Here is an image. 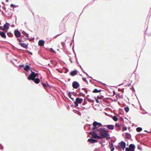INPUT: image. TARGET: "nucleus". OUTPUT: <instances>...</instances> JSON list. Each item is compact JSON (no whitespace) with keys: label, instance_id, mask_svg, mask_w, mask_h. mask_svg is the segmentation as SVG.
I'll list each match as a JSON object with an SVG mask.
<instances>
[{"label":"nucleus","instance_id":"nucleus-41","mask_svg":"<svg viewBox=\"0 0 151 151\" xmlns=\"http://www.w3.org/2000/svg\"><path fill=\"white\" fill-rule=\"evenodd\" d=\"M94 99H95V101L97 103H99V99L97 98L95 96L94 97Z\"/></svg>","mask_w":151,"mask_h":151},{"label":"nucleus","instance_id":"nucleus-13","mask_svg":"<svg viewBox=\"0 0 151 151\" xmlns=\"http://www.w3.org/2000/svg\"><path fill=\"white\" fill-rule=\"evenodd\" d=\"M129 147L131 151H134L135 146L134 144H132L129 145Z\"/></svg>","mask_w":151,"mask_h":151},{"label":"nucleus","instance_id":"nucleus-17","mask_svg":"<svg viewBox=\"0 0 151 151\" xmlns=\"http://www.w3.org/2000/svg\"><path fill=\"white\" fill-rule=\"evenodd\" d=\"M45 44V41L43 40H40L38 42V45L40 46H44Z\"/></svg>","mask_w":151,"mask_h":151},{"label":"nucleus","instance_id":"nucleus-39","mask_svg":"<svg viewBox=\"0 0 151 151\" xmlns=\"http://www.w3.org/2000/svg\"><path fill=\"white\" fill-rule=\"evenodd\" d=\"M72 94L74 96H78V94H77L76 93L73 92H72Z\"/></svg>","mask_w":151,"mask_h":151},{"label":"nucleus","instance_id":"nucleus-9","mask_svg":"<svg viewBox=\"0 0 151 151\" xmlns=\"http://www.w3.org/2000/svg\"><path fill=\"white\" fill-rule=\"evenodd\" d=\"M7 24L9 25V24L8 23L6 22V24H4L3 26V29L6 32H7V30L9 29V25H7Z\"/></svg>","mask_w":151,"mask_h":151},{"label":"nucleus","instance_id":"nucleus-19","mask_svg":"<svg viewBox=\"0 0 151 151\" xmlns=\"http://www.w3.org/2000/svg\"><path fill=\"white\" fill-rule=\"evenodd\" d=\"M23 69L26 71H29V70H30V66L28 65H26L25 66H24Z\"/></svg>","mask_w":151,"mask_h":151},{"label":"nucleus","instance_id":"nucleus-52","mask_svg":"<svg viewBox=\"0 0 151 151\" xmlns=\"http://www.w3.org/2000/svg\"><path fill=\"white\" fill-rule=\"evenodd\" d=\"M137 148L138 149H139L141 150H142V148L140 147L139 145L138 146Z\"/></svg>","mask_w":151,"mask_h":151},{"label":"nucleus","instance_id":"nucleus-64","mask_svg":"<svg viewBox=\"0 0 151 151\" xmlns=\"http://www.w3.org/2000/svg\"><path fill=\"white\" fill-rule=\"evenodd\" d=\"M85 91V92L86 93H88V91L86 88Z\"/></svg>","mask_w":151,"mask_h":151},{"label":"nucleus","instance_id":"nucleus-27","mask_svg":"<svg viewBox=\"0 0 151 151\" xmlns=\"http://www.w3.org/2000/svg\"><path fill=\"white\" fill-rule=\"evenodd\" d=\"M142 128L141 127H137V128L136 130L137 132H140L142 130Z\"/></svg>","mask_w":151,"mask_h":151},{"label":"nucleus","instance_id":"nucleus-22","mask_svg":"<svg viewBox=\"0 0 151 151\" xmlns=\"http://www.w3.org/2000/svg\"><path fill=\"white\" fill-rule=\"evenodd\" d=\"M101 91V89L98 90L97 88H95L92 91V92L93 93H99V92H100Z\"/></svg>","mask_w":151,"mask_h":151},{"label":"nucleus","instance_id":"nucleus-10","mask_svg":"<svg viewBox=\"0 0 151 151\" xmlns=\"http://www.w3.org/2000/svg\"><path fill=\"white\" fill-rule=\"evenodd\" d=\"M113 142V141L112 139H111V142H109V147L111 149V151H113L114 150V147L113 146V142Z\"/></svg>","mask_w":151,"mask_h":151},{"label":"nucleus","instance_id":"nucleus-11","mask_svg":"<svg viewBox=\"0 0 151 151\" xmlns=\"http://www.w3.org/2000/svg\"><path fill=\"white\" fill-rule=\"evenodd\" d=\"M78 72V71L77 70L75 69L74 70L71 71L70 73V75L72 76H74L77 75Z\"/></svg>","mask_w":151,"mask_h":151},{"label":"nucleus","instance_id":"nucleus-21","mask_svg":"<svg viewBox=\"0 0 151 151\" xmlns=\"http://www.w3.org/2000/svg\"><path fill=\"white\" fill-rule=\"evenodd\" d=\"M25 38H26L24 37V36H22L20 39L19 38V37L17 38V40L19 42H24V40H23V39Z\"/></svg>","mask_w":151,"mask_h":151},{"label":"nucleus","instance_id":"nucleus-43","mask_svg":"<svg viewBox=\"0 0 151 151\" xmlns=\"http://www.w3.org/2000/svg\"><path fill=\"white\" fill-rule=\"evenodd\" d=\"M94 151H100V148H96L94 149Z\"/></svg>","mask_w":151,"mask_h":151},{"label":"nucleus","instance_id":"nucleus-55","mask_svg":"<svg viewBox=\"0 0 151 151\" xmlns=\"http://www.w3.org/2000/svg\"><path fill=\"white\" fill-rule=\"evenodd\" d=\"M97 98L98 99H102V98H101V96H97Z\"/></svg>","mask_w":151,"mask_h":151},{"label":"nucleus","instance_id":"nucleus-59","mask_svg":"<svg viewBox=\"0 0 151 151\" xmlns=\"http://www.w3.org/2000/svg\"><path fill=\"white\" fill-rule=\"evenodd\" d=\"M115 126H118V127H120V125H119V123H116V124H115Z\"/></svg>","mask_w":151,"mask_h":151},{"label":"nucleus","instance_id":"nucleus-18","mask_svg":"<svg viewBox=\"0 0 151 151\" xmlns=\"http://www.w3.org/2000/svg\"><path fill=\"white\" fill-rule=\"evenodd\" d=\"M0 35L2 37L4 38H6V37L5 33L4 32L0 31Z\"/></svg>","mask_w":151,"mask_h":151},{"label":"nucleus","instance_id":"nucleus-53","mask_svg":"<svg viewBox=\"0 0 151 151\" xmlns=\"http://www.w3.org/2000/svg\"><path fill=\"white\" fill-rule=\"evenodd\" d=\"M24 66L23 64L22 65H19V68H20V67H24Z\"/></svg>","mask_w":151,"mask_h":151},{"label":"nucleus","instance_id":"nucleus-51","mask_svg":"<svg viewBox=\"0 0 151 151\" xmlns=\"http://www.w3.org/2000/svg\"><path fill=\"white\" fill-rule=\"evenodd\" d=\"M119 111L121 112V113L122 112H124V111H123V109H121V108H119Z\"/></svg>","mask_w":151,"mask_h":151},{"label":"nucleus","instance_id":"nucleus-56","mask_svg":"<svg viewBox=\"0 0 151 151\" xmlns=\"http://www.w3.org/2000/svg\"><path fill=\"white\" fill-rule=\"evenodd\" d=\"M28 71H25L24 72V73H25V74L26 75V76H27V75H28H28H29L28 74Z\"/></svg>","mask_w":151,"mask_h":151},{"label":"nucleus","instance_id":"nucleus-48","mask_svg":"<svg viewBox=\"0 0 151 151\" xmlns=\"http://www.w3.org/2000/svg\"><path fill=\"white\" fill-rule=\"evenodd\" d=\"M57 71H58L60 73H63L62 70H59L58 69H56Z\"/></svg>","mask_w":151,"mask_h":151},{"label":"nucleus","instance_id":"nucleus-54","mask_svg":"<svg viewBox=\"0 0 151 151\" xmlns=\"http://www.w3.org/2000/svg\"><path fill=\"white\" fill-rule=\"evenodd\" d=\"M87 99L88 100L92 101L93 102H94V100H92V99H89L88 98H87Z\"/></svg>","mask_w":151,"mask_h":151},{"label":"nucleus","instance_id":"nucleus-38","mask_svg":"<svg viewBox=\"0 0 151 151\" xmlns=\"http://www.w3.org/2000/svg\"><path fill=\"white\" fill-rule=\"evenodd\" d=\"M130 89L133 92H135V90L133 85H132V87L130 88Z\"/></svg>","mask_w":151,"mask_h":151},{"label":"nucleus","instance_id":"nucleus-63","mask_svg":"<svg viewBox=\"0 0 151 151\" xmlns=\"http://www.w3.org/2000/svg\"><path fill=\"white\" fill-rule=\"evenodd\" d=\"M119 98H122V99H123V96L122 95H119Z\"/></svg>","mask_w":151,"mask_h":151},{"label":"nucleus","instance_id":"nucleus-25","mask_svg":"<svg viewBox=\"0 0 151 151\" xmlns=\"http://www.w3.org/2000/svg\"><path fill=\"white\" fill-rule=\"evenodd\" d=\"M112 119L115 122H116L118 121V119L116 116H112Z\"/></svg>","mask_w":151,"mask_h":151},{"label":"nucleus","instance_id":"nucleus-57","mask_svg":"<svg viewBox=\"0 0 151 151\" xmlns=\"http://www.w3.org/2000/svg\"><path fill=\"white\" fill-rule=\"evenodd\" d=\"M80 96H82L84 97H86V95L83 93H82V95H80Z\"/></svg>","mask_w":151,"mask_h":151},{"label":"nucleus","instance_id":"nucleus-42","mask_svg":"<svg viewBox=\"0 0 151 151\" xmlns=\"http://www.w3.org/2000/svg\"><path fill=\"white\" fill-rule=\"evenodd\" d=\"M74 45H73L72 46V50H73V52L75 54V55L76 56V52L74 51Z\"/></svg>","mask_w":151,"mask_h":151},{"label":"nucleus","instance_id":"nucleus-1","mask_svg":"<svg viewBox=\"0 0 151 151\" xmlns=\"http://www.w3.org/2000/svg\"><path fill=\"white\" fill-rule=\"evenodd\" d=\"M93 127H92V131L89 132V134H92L94 132L97 133L99 132L102 127V125L101 123L98 122L96 121H94L93 123Z\"/></svg>","mask_w":151,"mask_h":151},{"label":"nucleus","instance_id":"nucleus-14","mask_svg":"<svg viewBox=\"0 0 151 151\" xmlns=\"http://www.w3.org/2000/svg\"><path fill=\"white\" fill-rule=\"evenodd\" d=\"M88 141L91 143H94L98 142L97 140L96 139L92 138H89L88 139Z\"/></svg>","mask_w":151,"mask_h":151},{"label":"nucleus","instance_id":"nucleus-3","mask_svg":"<svg viewBox=\"0 0 151 151\" xmlns=\"http://www.w3.org/2000/svg\"><path fill=\"white\" fill-rule=\"evenodd\" d=\"M83 101V99L82 98L77 97L76 98V100L74 101L75 107L78 106L79 104H81Z\"/></svg>","mask_w":151,"mask_h":151},{"label":"nucleus","instance_id":"nucleus-7","mask_svg":"<svg viewBox=\"0 0 151 151\" xmlns=\"http://www.w3.org/2000/svg\"><path fill=\"white\" fill-rule=\"evenodd\" d=\"M73 87L75 89H77L80 86L79 83L76 81H74L72 83Z\"/></svg>","mask_w":151,"mask_h":151},{"label":"nucleus","instance_id":"nucleus-40","mask_svg":"<svg viewBox=\"0 0 151 151\" xmlns=\"http://www.w3.org/2000/svg\"><path fill=\"white\" fill-rule=\"evenodd\" d=\"M49 50L50 51L52 52H55V50H53V49L52 48H50L49 49Z\"/></svg>","mask_w":151,"mask_h":151},{"label":"nucleus","instance_id":"nucleus-58","mask_svg":"<svg viewBox=\"0 0 151 151\" xmlns=\"http://www.w3.org/2000/svg\"><path fill=\"white\" fill-rule=\"evenodd\" d=\"M80 96H82L84 97H86V95L83 93H82V95H80Z\"/></svg>","mask_w":151,"mask_h":151},{"label":"nucleus","instance_id":"nucleus-46","mask_svg":"<svg viewBox=\"0 0 151 151\" xmlns=\"http://www.w3.org/2000/svg\"><path fill=\"white\" fill-rule=\"evenodd\" d=\"M74 110V112H75V111H78V115H80L81 114V113L80 111H78L77 110Z\"/></svg>","mask_w":151,"mask_h":151},{"label":"nucleus","instance_id":"nucleus-8","mask_svg":"<svg viewBox=\"0 0 151 151\" xmlns=\"http://www.w3.org/2000/svg\"><path fill=\"white\" fill-rule=\"evenodd\" d=\"M14 34L17 38L21 36V32L17 29L14 30Z\"/></svg>","mask_w":151,"mask_h":151},{"label":"nucleus","instance_id":"nucleus-23","mask_svg":"<svg viewBox=\"0 0 151 151\" xmlns=\"http://www.w3.org/2000/svg\"><path fill=\"white\" fill-rule=\"evenodd\" d=\"M50 62L54 64L55 65H57L58 63L55 60H50Z\"/></svg>","mask_w":151,"mask_h":151},{"label":"nucleus","instance_id":"nucleus-2","mask_svg":"<svg viewBox=\"0 0 151 151\" xmlns=\"http://www.w3.org/2000/svg\"><path fill=\"white\" fill-rule=\"evenodd\" d=\"M99 134L104 137L106 138L108 140L110 138L109 131L104 127L101 128V131L99 133Z\"/></svg>","mask_w":151,"mask_h":151},{"label":"nucleus","instance_id":"nucleus-6","mask_svg":"<svg viewBox=\"0 0 151 151\" xmlns=\"http://www.w3.org/2000/svg\"><path fill=\"white\" fill-rule=\"evenodd\" d=\"M99 134L98 132L97 133H95L94 132V133H93L92 134H90V135L92 136L91 137L92 138H94L96 139H101L102 138V137L100 135H98Z\"/></svg>","mask_w":151,"mask_h":151},{"label":"nucleus","instance_id":"nucleus-44","mask_svg":"<svg viewBox=\"0 0 151 151\" xmlns=\"http://www.w3.org/2000/svg\"><path fill=\"white\" fill-rule=\"evenodd\" d=\"M126 151H131L129 147H127L125 148Z\"/></svg>","mask_w":151,"mask_h":151},{"label":"nucleus","instance_id":"nucleus-37","mask_svg":"<svg viewBox=\"0 0 151 151\" xmlns=\"http://www.w3.org/2000/svg\"><path fill=\"white\" fill-rule=\"evenodd\" d=\"M10 6L11 8H12V7L14 8V7H17V6L15 5H14V4H11L10 5Z\"/></svg>","mask_w":151,"mask_h":151},{"label":"nucleus","instance_id":"nucleus-50","mask_svg":"<svg viewBox=\"0 0 151 151\" xmlns=\"http://www.w3.org/2000/svg\"><path fill=\"white\" fill-rule=\"evenodd\" d=\"M1 30L2 31L4 30L3 27L2 26H0V32L1 31Z\"/></svg>","mask_w":151,"mask_h":151},{"label":"nucleus","instance_id":"nucleus-16","mask_svg":"<svg viewBox=\"0 0 151 151\" xmlns=\"http://www.w3.org/2000/svg\"><path fill=\"white\" fill-rule=\"evenodd\" d=\"M19 45H20L22 47L27 49L28 48V45L25 43H23V42H20L18 43Z\"/></svg>","mask_w":151,"mask_h":151},{"label":"nucleus","instance_id":"nucleus-26","mask_svg":"<svg viewBox=\"0 0 151 151\" xmlns=\"http://www.w3.org/2000/svg\"><path fill=\"white\" fill-rule=\"evenodd\" d=\"M7 35L9 37H12L13 36V34L11 32L7 33Z\"/></svg>","mask_w":151,"mask_h":151},{"label":"nucleus","instance_id":"nucleus-35","mask_svg":"<svg viewBox=\"0 0 151 151\" xmlns=\"http://www.w3.org/2000/svg\"><path fill=\"white\" fill-rule=\"evenodd\" d=\"M64 68L65 69V71L64 72V73H67L68 72V71H69L68 69L67 68H66V67H64Z\"/></svg>","mask_w":151,"mask_h":151},{"label":"nucleus","instance_id":"nucleus-49","mask_svg":"<svg viewBox=\"0 0 151 151\" xmlns=\"http://www.w3.org/2000/svg\"><path fill=\"white\" fill-rule=\"evenodd\" d=\"M127 128L126 126L124 127L123 129V131L126 130H127Z\"/></svg>","mask_w":151,"mask_h":151},{"label":"nucleus","instance_id":"nucleus-31","mask_svg":"<svg viewBox=\"0 0 151 151\" xmlns=\"http://www.w3.org/2000/svg\"><path fill=\"white\" fill-rule=\"evenodd\" d=\"M72 94V92L70 91L68 92V93H67V95H68V96L70 98H71V97Z\"/></svg>","mask_w":151,"mask_h":151},{"label":"nucleus","instance_id":"nucleus-30","mask_svg":"<svg viewBox=\"0 0 151 151\" xmlns=\"http://www.w3.org/2000/svg\"><path fill=\"white\" fill-rule=\"evenodd\" d=\"M83 73H85V74H86V75L88 76L89 78H91L92 79H93V80H94V81H97L95 79H93V78H92V77L90 76H89L88 75V74L86 73V72H85L84 70H83Z\"/></svg>","mask_w":151,"mask_h":151},{"label":"nucleus","instance_id":"nucleus-5","mask_svg":"<svg viewBox=\"0 0 151 151\" xmlns=\"http://www.w3.org/2000/svg\"><path fill=\"white\" fill-rule=\"evenodd\" d=\"M36 77V75L35 73L33 71H32L30 74L28 75V77L27 78V79L29 80H31L34 78Z\"/></svg>","mask_w":151,"mask_h":151},{"label":"nucleus","instance_id":"nucleus-12","mask_svg":"<svg viewBox=\"0 0 151 151\" xmlns=\"http://www.w3.org/2000/svg\"><path fill=\"white\" fill-rule=\"evenodd\" d=\"M105 127H107L109 129L111 130H113L114 128V126L112 124H109V125H105L104 126Z\"/></svg>","mask_w":151,"mask_h":151},{"label":"nucleus","instance_id":"nucleus-24","mask_svg":"<svg viewBox=\"0 0 151 151\" xmlns=\"http://www.w3.org/2000/svg\"><path fill=\"white\" fill-rule=\"evenodd\" d=\"M91 126H92V125L91 124H88L87 125H85L84 126V127L85 128L86 127H88V130H91L92 127L91 128L90 127Z\"/></svg>","mask_w":151,"mask_h":151},{"label":"nucleus","instance_id":"nucleus-20","mask_svg":"<svg viewBox=\"0 0 151 151\" xmlns=\"http://www.w3.org/2000/svg\"><path fill=\"white\" fill-rule=\"evenodd\" d=\"M47 83H45L42 82V86L44 87H50L49 85L48 84L47 82H46Z\"/></svg>","mask_w":151,"mask_h":151},{"label":"nucleus","instance_id":"nucleus-45","mask_svg":"<svg viewBox=\"0 0 151 151\" xmlns=\"http://www.w3.org/2000/svg\"><path fill=\"white\" fill-rule=\"evenodd\" d=\"M61 45L63 47H64L65 46V44L64 42H61Z\"/></svg>","mask_w":151,"mask_h":151},{"label":"nucleus","instance_id":"nucleus-61","mask_svg":"<svg viewBox=\"0 0 151 151\" xmlns=\"http://www.w3.org/2000/svg\"><path fill=\"white\" fill-rule=\"evenodd\" d=\"M26 37H27V39L29 40H31V39L30 38H29L28 35H27Z\"/></svg>","mask_w":151,"mask_h":151},{"label":"nucleus","instance_id":"nucleus-28","mask_svg":"<svg viewBox=\"0 0 151 151\" xmlns=\"http://www.w3.org/2000/svg\"><path fill=\"white\" fill-rule=\"evenodd\" d=\"M101 141L99 142V143L101 144L102 145L103 142H104V141H105V138H103V137H102V138L101 139Z\"/></svg>","mask_w":151,"mask_h":151},{"label":"nucleus","instance_id":"nucleus-60","mask_svg":"<svg viewBox=\"0 0 151 151\" xmlns=\"http://www.w3.org/2000/svg\"><path fill=\"white\" fill-rule=\"evenodd\" d=\"M99 82L101 83L102 84L104 85V86H106V84L105 83H102L101 82H100V81H99Z\"/></svg>","mask_w":151,"mask_h":151},{"label":"nucleus","instance_id":"nucleus-15","mask_svg":"<svg viewBox=\"0 0 151 151\" xmlns=\"http://www.w3.org/2000/svg\"><path fill=\"white\" fill-rule=\"evenodd\" d=\"M31 80L33 81L36 84H38L40 82V79L37 78H34Z\"/></svg>","mask_w":151,"mask_h":151},{"label":"nucleus","instance_id":"nucleus-29","mask_svg":"<svg viewBox=\"0 0 151 151\" xmlns=\"http://www.w3.org/2000/svg\"><path fill=\"white\" fill-rule=\"evenodd\" d=\"M124 110L125 111L127 112H128L129 111V108L128 106H127L126 107H125L124 108Z\"/></svg>","mask_w":151,"mask_h":151},{"label":"nucleus","instance_id":"nucleus-47","mask_svg":"<svg viewBox=\"0 0 151 151\" xmlns=\"http://www.w3.org/2000/svg\"><path fill=\"white\" fill-rule=\"evenodd\" d=\"M22 33L24 35L25 34L27 35H28L29 34L27 33H26L24 31H23L22 32Z\"/></svg>","mask_w":151,"mask_h":151},{"label":"nucleus","instance_id":"nucleus-36","mask_svg":"<svg viewBox=\"0 0 151 151\" xmlns=\"http://www.w3.org/2000/svg\"><path fill=\"white\" fill-rule=\"evenodd\" d=\"M26 51L27 52V53L29 55H32V52H30L28 50H26Z\"/></svg>","mask_w":151,"mask_h":151},{"label":"nucleus","instance_id":"nucleus-33","mask_svg":"<svg viewBox=\"0 0 151 151\" xmlns=\"http://www.w3.org/2000/svg\"><path fill=\"white\" fill-rule=\"evenodd\" d=\"M84 102L82 104V105H85L87 103L86 99H84Z\"/></svg>","mask_w":151,"mask_h":151},{"label":"nucleus","instance_id":"nucleus-62","mask_svg":"<svg viewBox=\"0 0 151 151\" xmlns=\"http://www.w3.org/2000/svg\"><path fill=\"white\" fill-rule=\"evenodd\" d=\"M0 145L1 146V147H0V150L1 149V150H2L3 149V147L1 144H0Z\"/></svg>","mask_w":151,"mask_h":151},{"label":"nucleus","instance_id":"nucleus-32","mask_svg":"<svg viewBox=\"0 0 151 151\" xmlns=\"http://www.w3.org/2000/svg\"><path fill=\"white\" fill-rule=\"evenodd\" d=\"M127 137L128 138H129L131 137V135L128 133H127Z\"/></svg>","mask_w":151,"mask_h":151},{"label":"nucleus","instance_id":"nucleus-34","mask_svg":"<svg viewBox=\"0 0 151 151\" xmlns=\"http://www.w3.org/2000/svg\"><path fill=\"white\" fill-rule=\"evenodd\" d=\"M82 80L85 82H86V83H88V81L86 80V78L83 77L82 78Z\"/></svg>","mask_w":151,"mask_h":151},{"label":"nucleus","instance_id":"nucleus-4","mask_svg":"<svg viewBox=\"0 0 151 151\" xmlns=\"http://www.w3.org/2000/svg\"><path fill=\"white\" fill-rule=\"evenodd\" d=\"M126 144L125 142L124 141H121L118 144V147L119 148L122 150H124L126 147Z\"/></svg>","mask_w":151,"mask_h":151}]
</instances>
